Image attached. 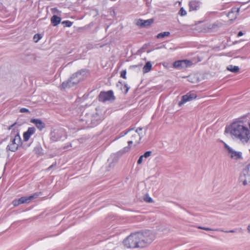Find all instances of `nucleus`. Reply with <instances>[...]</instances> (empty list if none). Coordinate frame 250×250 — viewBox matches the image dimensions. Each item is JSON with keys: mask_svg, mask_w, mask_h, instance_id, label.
Wrapping results in <instances>:
<instances>
[{"mask_svg": "<svg viewBox=\"0 0 250 250\" xmlns=\"http://www.w3.org/2000/svg\"><path fill=\"white\" fill-rule=\"evenodd\" d=\"M243 121L234 122L230 126V134L237 139L244 141L250 140V129Z\"/></svg>", "mask_w": 250, "mask_h": 250, "instance_id": "f257e3e1", "label": "nucleus"}, {"mask_svg": "<svg viewBox=\"0 0 250 250\" xmlns=\"http://www.w3.org/2000/svg\"><path fill=\"white\" fill-rule=\"evenodd\" d=\"M83 73H84V71L82 70L74 73L67 81L62 83L60 86L61 88L62 89L70 88L77 84L83 79Z\"/></svg>", "mask_w": 250, "mask_h": 250, "instance_id": "f03ea898", "label": "nucleus"}, {"mask_svg": "<svg viewBox=\"0 0 250 250\" xmlns=\"http://www.w3.org/2000/svg\"><path fill=\"white\" fill-rule=\"evenodd\" d=\"M141 237V235H136L132 233L124 240V245L128 248H144L145 243L143 241L139 242L137 241Z\"/></svg>", "mask_w": 250, "mask_h": 250, "instance_id": "7ed1b4c3", "label": "nucleus"}, {"mask_svg": "<svg viewBox=\"0 0 250 250\" xmlns=\"http://www.w3.org/2000/svg\"><path fill=\"white\" fill-rule=\"evenodd\" d=\"M144 132H143V128L139 127L136 130H134L133 128L129 129L127 131L122 132L120 133L118 137L115 138L113 141H116L121 137L127 134L128 136H130V138H128V139L131 140H141L142 138V136L144 135Z\"/></svg>", "mask_w": 250, "mask_h": 250, "instance_id": "20e7f679", "label": "nucleus"}, {"mask_svg": "<svg viewBox=\"0 0 250 250\" xmlns=\"http://www.w3.org/2000/svg\"><path fill=\"white\" fill-rule=\"evenodd\" d=\"M101 120V115L97 110L95 113L93 114H86L81 119V120L83 122H85V124L88 126L95 125L98 124Z\"/></svg>", "mask_w": 250, "mask_h": 250, "instance_id": "39448f33", "label": "nucleus"}, {"mask_svg": "<svg viewBox=\"0 0 250 250\" xmlns=\"http://www.w3.org/2000/svg\"><path fill=\"white\" fill-rule=\"evenodd\" d=\"M134 235H141V238L137 240L138 242H141L143 241L144 242V247H146L149 243H150L153 238L154 236L152 233L149 231H145L144 232H137L134 233Z\"/></svg>", "mask_w": 250, "mask_h": 250, "instance_id": "423d86ee", "label": "nucleus"}, {"mask_svg": "<svg viewBox=\"0 0 250 250\" xmlns=\"http://www.w3.org/2000/svg\"><path fill=\"white\" fill-rule=\"evenodd\" d=\"M239 180L244 186L250 183V165L243 169L240 176Z\"/></svg>", "mask_w": 250, "mask_h": 250, "instance_id": "0eeeda50", "label": "nucleus"}, {"mask_svg": "<svg viewBox=\"0 0 250 250\" xmlns=\"http://www.w3.org/2000/svg\"><path fill=\"white\" fill-rule=\"evenodd\" d=\"M115 99L112 90L106 92L102 91L99 95V100L100 102H105L107 101H113Z\"/></svg>", "mask_w": 250, "mask_h": 250, "instance_id": "6e6552de", "label": "nucleus"}, {"mask_svg": "<svg viewBox=\"0 0 250 250\" xmlns=\"http://www.w3.org/2000/svg\"><path fill=\"white\" fill-rule=\"evenodd\" d=\"M191 64L192 62L191 61L187 60H184L175 61L174 62L173 65L174 67L178 69H181L186 68L191 65Z\"/></svg>", "mask_w": 250, "mask_h": 250, "instance_id": "1a4fd4ad", "label": "nucleus"}, {"mask_svg": "<svg viewBox=\"0 0 250 250\" xmlns=\"http://www.w3.org/2000/svg\"><path fill=\"white\" fill-rule=\"evenodd\" d=\"M197 96L195 93H189L186 95H185L182 97L181 100L179 102V105L181 106L182 104H185V103L192 101V100L195 99Z\"/></svg>", "mask_w": 250, "mask_h": 250, "instance_id": "9d476101", "label": "nucleus"}, {"mask_svg": "<svg viewBox=\"0 0 250 250\" xmlns=\"http://www.w3.org/2000/svg\"><path fill=\"white\" fill-rule=\"evenodd\" d=\"M225 146L228 150L229 154L231 158L233 159H238L241 157V154L240 152L233 151L227 144H225Z\"/></svg>", "mask_w": 250, "mask_h": 250, "instance_id": "9b49d317", "label": "nucleus"}, {"mask_svg": "<svg viewBox=\"0 0 250 250\" xmlns=\"http://www.w3.org/2000/svg\"><path fill=\"white\" fill-rule=\"evenodd\" d=\"M154 22L153 19H150L147 20H139L136 25L141 27H147L150 26Z\"/></svg>", "mask_w": 250, "mask_h": 250, "instance_id": "f8f14e48", "label": "nucleus"}, {"mask_svg": "<svg viewBox=\"0 0 250 250\" xmlns=\"http://www.w3.org/2000/svg\"><path fill=\"white\" fill-rule=\"evenodd\" d=\"M239 10L240 9L239 8L236 7H234L231 9V11H229L227 14V16L230 19V20L233 21L236 18L239 12Z\"/></svg>", "mask_w": 250, "mask_h": 250, "instance_id": "ddd939ff", "label": "nucleus"}, {"mask_svg": "<svg viewBox=\"0 0 250 250\" xmlns=\"http://www.w3.org/2000/svg\"><path fill=\"white\" fill-rule=\"evenodd\" d=\"M30 122L34 124L40 130H42L45 126V124L39 119H32Z\"/></svg>", "mask_w": 250, "mask_h": 250, "instance_id": "4468645a", "label": "nucleus"}, {"mask_svg": "<svg viewBox=\"0 0 250 250\" xmlns=\"http://www.w3.org/2000/svg\"><path fill=\"white\" fill-rule=\"evenodd\" d=\"M38 196V193H35L33 195L29 196H24L21 197L20 198L21 204L29 203L30 201L35 198H36Z\"/></svg>", "mask_w": 250, "mask_h": 250, "instance_id": "2eb2a0df", "label": "nucleus"}, {"mask_svg": "<svg viewBox=\"0 0 250 250\" xmlns=\"http://www.w3.org/2000/svg\"><path fill=\"white\" fill-rule=\"evenodd\" d=\"M35 128L34 127H29L27 130L23 133V141H28L30 136L35 133Z\"/></svg>", "mask_w": 250, "mask_h": 250, "instance_id": "dca6fc26", "label": "nucleus"}, {"mask_svg": "<svg viewBox=\"0 0 250 250\" xmlns=\"http://www.w3.org/2000/svg\"><path fill=\"white\" fill-rule=\"evenodd\" d=\"M18 143L17 144L16 142H10L7 146L8 149L13 152L16 151L19 146L21 145L22 142H18Z\"/></svg>", "mask_w": 250, "mask_h": 250, "instance_id": "f3484780", "label": "nucleus"}, {"mask_svg": "<svg viewBox=\"0 0 250 250\" xmlns=\"http://www.w3.org/2000/svg\"><path fill=\"white\" fill-rule=\"evenodd\" d=\"M189 11H196L200 8V2L199 1L193 0L189 3Z\"/></svg>", "mask_w": 250, "mask_h": 250, "instance_id": "a211bd4d", "label": "nucleus"}, {"mask_svg": "<svg viewBox=\"0 0 250 250\" xmlns=\"http://www.w3.org/2000/svg\"><path fill=\"white\" fill-rule=\"evenodd\" d=\"M11 141H21V138L18 130H14L12 131L10 135Z\"/></svg>", "mask_w": 250, "mask_h": 250, "instance_id": "6ab92c4d", "label": "nucleus"}, {"mask_svg": "<svg viewBox=\"0 0 250 250\" xmlns=\"http://www.w3.org/2000/svg\"><path fill=\"white\" fill-rule=\"evenodd\" d=\"M61 21V18L56 15H53L51 18V21L53 26H55L59 24Z\"/></svg>", "mask_w": 250, "mask_h": 250, "instance_id": "aec40b11", "label": "nucleus"}, {"mask_svg": "<svg viewBox=\"0 0 250 250\" xmlns=\"http://www.w3.org/2000/svg\"><path fill=\"white\" fill-rule=\"evenodd\" d=\"M152 68V64L150 62H147L144 67L143 68V71L144 73H146L149 72Z\"/></svg>", "mask_w": 250, "mask_h": 250, "instance_id": "412c9836", "label": "nucleus"}, {"mask_svg": "<svg viewBox=\"0 0 250 250\" xmlns=\"http://www.w3.org/2000/svg\"><path fill=\"white\" fill-rule=\"evenodd\" d=\"M227 69L233 73H237L239 71V67L237 66L229 65L227 66Z\"/></svg>", "mask_w": 250, "mask_h": 250, "instance_id": "4be33fe9", "label": "nucleus"}, {"mask_svg": "<svg viewBox=\"0 0 250 250\" xmlns=\"http://www.w3.org/2000/svg\"><path fill=\"white\" fill-rule=\"evenodd\" d=\"M169 35H170V32H162V33H159L157 35L156 37L158 39L164 38L165 37L169 36Z\"/></svg>", "mask_w": 250, "mask_h": 250, "instance_id": "5701e85b", "label": "nucleus"}, {"mask_svg": "<svg viewBox=\"0 0 250 250\" xmlns=\"http://www.w3.org/2000/svg\"><path fill=\"white\" fill-rule=\"evenodd\" d=\"M62 24L64 25L66 27H71L73 22L69 21H65L62 22Z\"/></svg>", "mask_w": 250, "mask_h": 250, "instance_id": "b1692460", "label": "nucleus"}, {"mask_svg": "<svg viewBox=\"0 0 250 250\" xmlns=\"http://www.w3.org/2000/svg\"><path fill=\"white\" fill-rule=\"evenodd\" d=\"M12 204L14 207H17L21 204L20 198L18 199H15L13 200L12 202Z\"/></svg>", "mask_w": 250, "mask_h": 250, "instance_id": "393cba45", "label": "nucleus"}, {"mask_svg": "<svg viewBox=\"0 0 250 250\" xmlns=\"http://www.w3.org/2000/svg\"><path fill=\"white\" fill-rule=\"evenodd\" d=\"M179 14L181 16H184L186 15L187 12L183 7H181L179 11Z\"/></svg>", "mask_w": 250, "mask_h": 250, "instance_id": "a878e982", "label": "nucleus"}, {"mask_svg": "<svg viewBox=\"0 0 250 250\" xmlns=\"http://www.w3.org/2000/svg\"><path fill=\"white\" fill-rule=\"evenodd\" d=\"M41 38V35L40 34H37L34 35L33 39L35 42H37Z\"/></svg>", "mask_w": 250, "mask_h": 250, "instance_id": "bb28decb", "label": "nucleus"}, {"mask_svg": "<svg viewBox=\"0 0 250 250\" xmlns=\"http://www.w3.org/2000/svg\"><path fill=\"white\" fill-rule=\"evenodd\" d=\"M129 89V87L128 86L127 84H125L124 87L123 88H122V90L124 92L125 94L127 93L128 90Z\"/></svg>", "mask_w": 250, "mask_h": 250, "instance_id": "cd10ccee", "label": "nucleus"}, {"mask_svg": "<svg viewBox=\"0 0 250 250\" xmlns=\"http://www.w3.org/2000/svg\"><path fill=\"white\" fill-rule=\"evenodd\" d=\"M126 71L125 70H122L121 72V77L126 79Z\"/></svg>", "mask_w": 250, "mask_h": 250, "instance_id": "c85d7f7f", "label": "nucleus"}, {"mask_svg": "<svg viewBox=\"0 0 250 250\" xmlns=\"http://www.w3.org/2000/svg\"><path fill=\"white\" fill-rule=\"evenodd\" d=\"M151 153V152L150 151H148L144 153V154L142 156H144V157L147 158L150 155Z\"/></svg>", "mask_w": 250, "mask_h": 250, "instance_id": "c756f323", "label": "nucleus"}, {"mask_svg": "<svg viewBox=\"0 0 250 250\" xmlns=\"http://www.w3.org/2000/svg\"><path fill=\"white\" fill-rule=\"evenodd\" d=\"M20 112L21 113H25V112L29 113L30 112L29 110L28 109L25 108H21L20 109Z\"/></svg>", "mask_w": 250, "mask_h": 250, "instance_id": "7c9ffc66", "label": "nucleus"}, {"mask_svg": "<svg viewBox=\"0 0 250 250\" xmlns=\"http://www.w3.org/2000/svg\"><path fill=\"white\" fill-rule=\"evenodd\" d=\"M200 229L206 230H212L213 229L208 228H205V227H198Z\"/></svg>", "mask_w": 250, "mask_h": 250, "instance_id": "2f4dec72", "label": "nucleus"}, {"mask_svg": "<svg viewBox=\"0 0 250 250\" xmlns=\"http://www.w3.org/2000/svg\"><path fill=\"white\" fill-rule=\"evenodd\" d=\"M144 157V156H141L140 157L139 159L138 160L137 163L138 164H141L143 162V158Z\"/></svg>", "mask_w": 250, "mask_h": 250, "instance_id": "473e14b6", "label": "nucleus"}, {"mask_svg": "<svg viewBox=\"0 0 250 250\" xmlns=\"http://www.w3.org/2000/svg\"><path fill=\"white\" fill-rule=\"evenodd\" d=\"M56 165V163H55L54 164H52V165H51L47 169H51L52 167H53L55 166Z\"/></svg>", "mask_w": 250, "mask_h": 250, "instance_id": "72a5a7b5", "label": "nucleus"}, {"mask_svg": "<svg viewBox=\"0 0 250 250\" xmlns=\"http://www.w3.org/2000/svg\"><path fill=\"white\" fill-rule=\"evenodd\" d=\"M243 35V33L242 31H240L238 32L237 34L238 37H240Z\"/></svg>", "mask_w": 250, "mask_h": 250, "instance_id": "f704fd0d", "label": "nucleus"}, {"mask_svg": "<svg viewBox=\"0 0 250 250\" xmlns=\"http://www.w3.org/2000/svg\"><path fill=\"white\" fill-rule=\"evenodd\" d=\"M39 150L38 148H35V151L37 154H38V155H41L39 152H38V150Z\"/></svg>", "mask_w": 250, "mask_h": 250, "instance_id": "c9c22d12", "label": "nucleus"}, {"mask_svg": "<svg viewBox=\"0 0 250 250\" xmlns=\"http://www.w3.org/2000/svg\"><path fill=\"white\" fill-rule=\"evenodd\" d=\"M146 201L147 202H151L152 201V199H151V198H149L148 199L146 200Z\"/></svg>", "mask_w": 250, "mask_h": 250, "instance_id": "e433bc0d", "label": "nucleus"}, {"mask_svg": "<svg viewBox=\"0 0 250 250\" xmlns=\"http://www.w3.org/2000/svg\"><path fill=\"white\" fill-rule=\"evenodd\" d=\"M17 123L15 122L13 124H12V125H11V126H12V127H14L16 125Z\"/></svg>", "mask_w": 250, "mask_h": 250, "instance_id": "4c0bfd02", "label": "nucleus"}, {"mask_svg": "<svg viewBox=\"0 0 250 250\" xmlns=\"http://www.w3.org/2000/svg\"><path fill=\"white\" fill-rule=\"evenodd\" d=\"M248 230L249 232H250V224L249 225V226L248 227Z\"/></svg>", "mask_w": 250, "mask_h": 250, "instance_id": "58836bf2", "label": "nucleus"}, {"mask_svg": "<svg viewBox=\"0 0 250 250\" xmlns=\"http://www.w3.org/2000/svg\"><path fill=\"white\" fill-rule=\"evenodd\" d=\"M12 128V126L10 125V126H9V127H8V130H10V129H11Z\"/></svg>", "mask_w": 250, "mask_h": 250, "instance_id": "ea45409f", "label": "nucleus"}, {"mask_svg": "<svg viewBox=\"0 0 250 250\" xmlns=\"http://www.w3.org/2000/svg\"><path fill=\"white\" fill-rule=\"evenodd\" d=\"M132 143V142H131V141L128 142V145H130V144H131Z\"/></svg>", "mask_w": 250, "mask_h": 250, "instance_id": "a19ab883", "label": "nucleus"}, {"mask_svg": "<svg viewBox=\"0 0 250 250\" xmlns=\"http://www.w3.org/2000/svg\"><path fill=\"white\" fill-rule=\"evenodd\" d=\"M111 1H115L116 0H110Z\"/></svg>", "mask_w": 250, "mask_h": 250, "instance_id": "79ce46f5", "label": "nucleus"}]
</instances>
